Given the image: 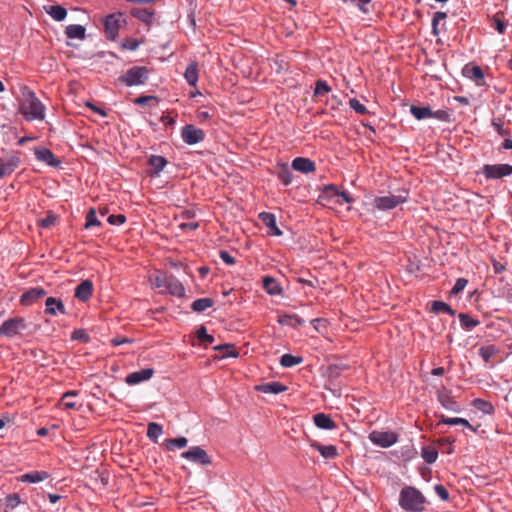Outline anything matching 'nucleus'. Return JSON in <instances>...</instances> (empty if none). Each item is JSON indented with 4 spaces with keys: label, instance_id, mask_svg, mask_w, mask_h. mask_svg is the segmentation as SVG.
<instances>
[{
    "label": "nucleus",
    "instance_id": "423d86ee",
    "mask_svg": "<svg viewBox=\"0 0 512 512\" xmlns=\"http://www.w3.org/2000/svg\"><path fill=\"white\" fill-rule=\"evenodd\" d=\"M124 22L122 13L109 14L104 18V31L106 38L115 40L118 36L121 23Z\"/></svg>",
    "mask_w": 512,
    "mask_h": 512
},
{
    "label": "nucleus",
    "instance_id": "39448f33",
    "mask_svg": "<svg viewBox=\"0 0 512 512\" xmlns=\"http://www.w3.org/2000/svg\"><path fill=\"white\" fill-rule=\"evenodd\" d=\"M25 329L26 323L23 317L9 318L0 325V336L13 338Z\"/></svg>",
    "mask_w": 512,
    "mask_h": 512
},
{
    "label": "nucleus",
    "instance_id": "aec40b11",
    "mask_svg": "<svg viewBox=\"0 0 512 512\" xmlns=\"http://www.w3.org/2000/svg\"><path fill=\"white\" fill-rule=\"evenodd\" d=\"M292 168L296 171L302 172L304 174H308L314 172L316 169V165L314 161L305 157H296L292 161Z\"/></svg>",
    "mask_w": 512,
    "mask_h": 512
},
{
    "label": "nucleus",
    "instance_id": "79ce46f5",
    "mask_svg": "<svg viewBox=\"0 0 512 512\" xmlns=\"http://www.w3.org/2000/svg\"><path fill=\"white\" fill-rule=\"evenodd\" d=\"M499 352L495 345L482 346L479 349V355L485 363L490 362L491 358Z\"/></svg>",
    "mask_w": 512,
    "mask_h": 512
},
{
    "label": "nucleus",
    "instance_id": "58836bf2",
    "mask_svg": "<svg viewBox=\"0 0 512 512\" xmlns=\"http://www.w3.org/2000/svg\"><path fill=\"white\" fill-rule=\"evenodd\" d=\"M163 434V427L155 422H150L147 427V437L153 441L157 442L158 438Z\"/></svg>",
    "mask_w": 512,
    "mask_h": 512
},
{
    "label": "nucleus",
    "instance_id": "69168bd1",
    "mask_svg": "<svg viewBox=\"0 0 512 512\" xmlns=\"http://www.w3.org/2000/svg\"><path fill=\"white\" fill-rule=\"evenodd\" d=\"M86 106H87L88 108H90L93 112H95V113H97V114L101 115L102 117H106V116H107V113H106V111H105L103 108L98 107V106H96V105H95V104H93V103L87 102V103H86Z\"/></svg>",
    "mask_w": 512,
    "mask_h": 512
},
{
    "label": "nucleus",
    "instance_id": "3c124183",
    "mask_svg": "<svg viewBox=\"0 0 512 512\" xmlns=\"http://www.w3.org/2000/svg\"><path fill=\"white\" fill-rule=\"evenodd\" d=\"M226 349L227 352L223 355V357H238L239 353L235 349V347L232 344H224V345H218L214 347V350H222Z\"/></svg>",
    "mask_w": 512,
    "mask_h": 512
},
{
    "label": "nucleus",
    "instance_id": "de8ad7c7",
    "mask_svg": "<svg viewBox=\"0 0 512 512\" xmlns=\"http://www.w3.org/2000/svg\"><path fill=\"white\" fill-rule=\"evenodd\" d=\"M326 191H333L335 196H339L345 201L346 203H352L354 202V198L346 191H339L338 188L335 185H327L325 187Z\"/></svg>",
    "mask_w": 512,
    "mask_h": 512
},
{
    "label": "nucleus",
    "instance_id": "f03ea898",
    "mask_svg": "<svg viewBox=\"0 0 512 512\" xmlns=\"http://www.w3.org/2000/svg\"><path fill=\"white\" fill-rule=\"evenodd\" d=\"M426 498L420 490L413 486H404L399 495V505L407 512H422Z\"/></svg>",
    "mask_w": 512,
    "mask_h": 512
},
{
    "label": "nucleus",
    "instance_id": "e433bc0d",
    "mask_svg": "<svg viewBox=\"0 0 512 512\" xmlns=\"http://www.w3.org/2000/svg\"><path fill=\"white\" fill-rule=\"evenodd\" d=\"M187 443H188L187 438L181 436L178 438L166 439L164 442V446L166 447L167 450L171 451L176 448L177 449L184 448V447H186Z\"/></svg>",
    "mask_w": 512,
    "mask_h": 512
},
{
    "label": "nucleus",
    "instance_id": "5701e85b",
    "mask_svg": "<svg viewBox=\"0 0 512 512\" xmlns=\"http://www.w3.org/2000/svg\"><path fill=\"white\" fill-rule=\"evenodd\" d=\"M311 447L318 451L325 459H335L338 456L337 447L334 445H322L321 443L314 441L311 443Z\"/></svg>",
    "mask_w": 512,
    "mask_h": 512
},
{
    "label": "nucleus",
    "instance_id": "72a5a7b5",
    "mask_svg": "<svg viewBox=\"0 0 512 512\" xmlns=\"http://www.w3.org/2000/svg\"><path fill=\"white\" fill-rule=\"evenodd\" d=\"M410 113L417 119L423 120L426 118H431L432 110L427 106H416L412 105L410 107Z\"/></svg>",
    "mask_w": 512,
    "mask_h": 512
},
{
    "label": "nucleus",
    "instance_id": "864d4df0",
    "mask_svg": "<svg viewBox=\"0 0 512 512\" xmlns=\"http://www.w3.org/2000/svg\"><path fill=\"white\" fill-rule=\"evenodd\" d=\"M467 284H468V280L466 278H458L451 290V294H453V295L459 294L460 292H462L465 289Z\"/></svg>",
    "mask_w": 512,
    "mask_h": 512
},
{
    "label": "nucleus",
    "instance_id": "ddd939ff",
    "mask_svg": "<svg viewBox=\"0 0 512 512\" xmlns=\"http://www.w3.org/2000/svg\"><path fill=\"white\" fill-rule=\"evenodd\" d=\"M47 294V291L42 287H32L26 290L20 296V303L23 306H30L43 298Z\"/></svg>",
    "mask_w": 512,
    "mask_h": 512
},
{
    "label": "nucleus",
    "instance_id": "603ef678",
    "mask_svg": "<svg viewBox=\"0 0 512 512\" xmlns=\"http://www.w3.org/2000/svg\"><path fill=\"white\" fill-rule=\"evenodd\" d=\"M169 275L170 274L166 273H158L153 279V284L155 287L163 290Z\"/></svg>",
    "mask_w": 512,
    "mask_h": 512
},
{
    "label": "nucleus",
    "instance_id": "c85d7f7f",
    "mask_svg": "<svg viewBox=\"0 0 512 512\" xmlns=\"http://www.w3.org/2000/svg\"><path fill=\"white\" fill-rule=\"evenodd\" d=\"M167 163V159L161 155H151L148 159V164L153 169L152 175H159L166 167Z\"/></svg>",
    "mask_w": 512,
    "mask_h": 512
},
{
    "label": "nucleus",
    "instance_id": "bf43d9fd",
    "mask_svg": "<svg viewBox=\"0 0 512 512\" xmlns=\"http://www.w3.org/2000/svg\"><path fill=\"white\" fill-rule=\"evenodd\" d=\"M219 257L227 265H234L236 263L235 258L226 250H220Z\"/></svg>",
    "mask_w": 512,
    "mask_h": 512
},
{
    "label": "nucleus",
    "instance_id": "680f3d73",
    "mask_svg": "<svg viewBox=\"0 0 512 512\" xmlns=\"http://www.w3.org/2000/svg\"><path fill=\"white\" fill-rule=\"evenodd\" d=\"M449 113L448 111L446 110H437V111H432V116L431 118H436L440 121H449Z\"/></svg>",
    "mask_w": 512,
    "mask_h": 512
},
{
    "label": "nucleus",
    "instance_id": "a878e982",
    "mask_svg": "<svg viewBox=\"0 0 512 512\" xmlns=\"http://www.w3.org/2000/svg\"><path fill=\"white\" fill-rule=\"evenodd\" d=\"M50 477L46 471H31L20 476L19 480L24 483H38Z\"/></svg>",
    "mask_w": 512,
    "mask_h": 512
},
{
    "label": "nucleus",
    "instance_id": "a18cd8bd",
    "mask_svg": "<svg viewBox=\"0 0 512 512\" xmlns=\"http://www.w3.org/2000/svg\"><path fill=\"white\" fill-rule=\"evenodd\" d=\"M422 458L426 463L432 464L437 460L438 452L436 449L431 447H423L421 452Z\"/></svg>",
    "mask_w": 512,
    "mask_h": 512
},
{
    "label": "nucleus",
    "instance_id": "f257e3e1",
    "mask_svg": "<svg viewBox=\"0 0 512 512\" xmlns=\"http://www.w3.org/2000/svg\"><path fill=\"white\" fill-rule=\"evenodd\" d=\"M22 99L19 103V112L23 118L28 121L44 120L45 105L36 96L35 92L25 87L21 91Z\"/></svg>",
    "mask_w": 512,
    "mask_h": 512
},
{
    "label": "nucleus",
    "instance_id": "cd10ccee",
    "mask_svg": "<svg viewBox=\"0 0 512 512\" xmlns=\"http://www.w3.org/2000/svg\"><path fill=\"white\" fill-rule=\"evenodd\" d=\"M131 15L145 24H151L154 17V12L147 8H133Z\"/></svg>",
    "mask_w": 512,
    "mask_h": 512
},
{
    "label": "nucleus",
    "instance_id": "c756f323",
    "mask_svg": "<svg viewBox=\"0 0 512 512\" xmlns=\"http://www.w3.org/2000/svg\"><path fill=\"white\" fill-rule=\"evenodd\" d=\"M439 424H445V425H449V426L463 425L473 432L476 431V429L465 418H459V417L450 418V417H446L445 415L442 414L439 416Z\"/></svg>",
    "mask_w": 512,
    "mask_h": 512
},
{
    "label": "nucleus",
    "instance_id": "49530a36",
    "mask_svg": "<svg viewBox=\"0 0 512 512\" xmlns=\"http://www.w3.org/2000/svg\"><path fill=\"white\" fill-rule=\"evenodd\" d=\"M331 91V87L325 80H317L315 82L314 96H324Z\"/></svg>",
    "mask_w": 512,
    "mask_h": 512
},
{
    "label": "nucleus",
    "instance_id": "7c9ffc66",
    "mask_svg": "<svg viewBox=\"0 0 512 512\" xmlns=\"http://www.w3.org/2000/svg\"><path fill=\"white\" fill-rule=\"evenodd\" d=\"M45 12L55 21H63L67 16V10L61 5H51L44 7Z\"/></svg>",
    "mask_w": 512,
    "mask_h": 512
},
{
    "label": "nucleus",
    "instance_id": "5fc2aeb1",
    "mask_svg": "<svg viewBox=\"0 0 512 512\" xmlns=\"http://www.w3.org/2000/svg\"><path fill=\"white\" fill-rule=\"evenodd\" d=\"M21 500L18 494H10L6 497V507L9 509H15Z\"/></svg>",
    "mask_w": 512,
    "mask_h": 512
},
{
    "label": "nucleus",
    "instance_id": "6e6d98bb",
    "mask_svg": "<svg viewBox=\"0 0 512 512\" xmlns=\"http://www.w3.org/2000/svg\"><path fill=\"white\" fill-rule=\"evenodd\" d=\"M107 221L111 225H122L126 222V216L123 214L109 215Z\"/></svg>",
    "mask_w": 512,
    "mask_h": 512
},
{
    "label": "nucleus",
    "instance_id": "09e8293b",
    "mask_svg": "<svg viewBox=\"0 0 512 512\" xmlns=\"http://www.w3.org/2000/svg\"><path fill=\"white\" fill-rule=\"evenodd\" d=\"M100 225H101V222L98 220V218L96 216L95 209H93V208L89 209V211L86 214L85 228L88 229V228H91L94 226H100Z\"/></svg>",
    "mask_w": 512,
    "mask_h": 512
},
{
    "label": "nucleus",
    "instance_id": "9b49d317",
    "mask_svg": "<svg viewBox=\"0 0 512 512\" xmlns=\"http://www.w3.org/2000/svg\"><path fill=\"white\" fill-rule=\"evenodd\" d=\"M34 155L38 161L43 162L50 167L58 168L61 165V160L56 158L53 152L48 148L35 147Z\"/></svg>",
    "mask_w": 512,
    "mask_h": 512
},
{
    "label": "nucleus",
    "instance_id": "473e14b6",
    "mask_svg": "<svg viewBox=\"0 0 512 512\" xmlns=\"http://www.w3.org/2000/svg\"><path fill=\"white\" fill-rule=\"evenodd\" d=\"M184 77L187 81V83L190 86H196L198 82V64L196 62H191L184 73Z\"/></svg>",
    "mask_w": 512,
    "mask_h": 512
},
{
    "label": "nucleus",
    "instance_id": "412c9836",
    "mask_svg": "<svg viewBox=\"0 0 512 512\" xmlns=\"http://www.w3.org/2000/svg\"><path fill=\"white\" fill-rule=\"evenodd\" d=\"M255 389L257 391L265 393V394H280L287 390V386L283 385L282 383H280L278 381H273V382L256 385Z\"/></svg>",
    "mask_w": 512,
    "mask_h": 512
},
{
    "label": "nucleus",
    "instance_id": "393cba45",
    "mask_svg": "<svg viewBox=\"0 0 512 512\" xmlns=\"http://www.w3.org/2000/svg\"><path fill=\"white\" fill-rule=\"evenodd\" d=\"M314 424L324 430H333L337 427L335 421L325 413H317L313 416Z\"/></svg>",
    "mask_w": 512,
    "mask_h": 512
},
{
    "label": "nucleus",
    "instance_id": "1a4fd4ad",
    "mask_svg": "<svg viewBox=\"0 0 512 512\" xmlns=\"http://www.w3.org/2000/svg\"><path fill=\"white\" fill-rule=\"evenodd\" d=\"M369 440L374 445L382 448H388L397 442L398 436L394 432L375 430L369 434Z\"/></svg>",
    "mask_w": 512,
    "mask_h": 512
},
{
    "label": "nucleus",
    "instance_id": "338daca9",
    "mask_svg": "<svg viewBox=\"0 0 512 512\" xmlns=\"http://www.w3.org/2000/svg\"><path fill=\"white\" fill-rule=\"evenodd\" d=\"M196 117L199 120V122H204L208 120L211 117V115L208 111L198 110Z\"/></svg>",
    "mask_w": 512,
    "mask_h": 512
},
{
    "label": "nucleus",
    "instance_id": "37998d69",
    "mask_svg": "<svg viewBox=\"0 0 512 512\" xmlns=\"http://www.w3.org/2000/svg\"><path fill=\"white\" fill-rule=\"evenodd\" d=\"M473 406L484 414H492L494 412L493 405L490 402L480 398H476L473 401Z\"/></svg>",
    "mask_w": 512,
    "mask_h": 512
},
{
    "label": "nucleus",
    "instance_id": "13d9d810",
    "mask_svg": "<svg viewBox=\"0 0 512 512\" xmlns=\"http://www.w3.org/2000/svg\"><path fill=\"white\" fill-rule=\"evenodd\" d=\"M434 491L443 501H447L449 499V492L443 485H435Z\"/></svg>",
    "mask_w": 512,
    "mask_h": 512
},
{
    "label": "nucleus",
    "instance_id": "0e129e2a",
    "mask_svg": "<svg viewBox=\"0 0 512 512\" xmlns=\"http://www.w3.org/2000/svg\"><path fill=\"white\" fill-rule=\"evenodd\" d=\"M493 22H494V27L495 29L500 33V34H503L505 32V29H506V25L505 23L497 18V17H494L493 19Z\"/></svg>",
    "mask_w": 512,
    "mask_h": 512
},
{
    "label": "nucleus",
    "instance_id": "2eb2a0df",
    "mask_svg": "<svg viewBox=\"0 0 512 512\" xmlns=\"http://www.w3.org/2000/svg\"><path fill=\"white\" fill-rule=\"evenodd\" d=\"M162 292L172 296L182 297L185 295V288L174 275L170 274Z\"/></svg>",
    "mask_w": 512,
    "mask_h": 512
},
{
    "label": "nucleus",
    "instance_id": "4468645a",
    "mask_svg": "<svg viewBox=\"0 0 512 512\" xmlns=\"http://www.w3.org/2000/svg\"><path fill=\"white\" fill-rule=\"evenodd\" d=\"M462 74L466 78L474 80L477 86L485 85L484 72L482 68L478 65H465L462 69Z\"/></svg>",
    "mask_w": 512,
    "mask_h": 512
},
{
    "label": "nucleus",
    "instance_id": "ea45409f",
    "mask_svg": "<svg viewBox=\"0 0 512 512\" xmlns=\"http://www.w3.org/2000/svg\"><path fill=\"white\" fill-rule=\"evenodd\" d=\"M458 317L462 328H464L467 331L472 330L473 328L480 324V322L477 319L472 318L470 315L466 313H460Z\"/></svg>",
    "mask_w": 512,
    "mask_h": 512
},
{
    "label": "nucleus",
    "instance_id": "6e6552de",
    "mask_svg": "<svg viewBox=\"0 0 512 512\" xmlns=\"http://www.w3.org/2000/svg\"><path fill=\"white\" fill-rule=\"evenodd\" d=\"M181 457L196 464L203 466L210 465L212 463L211 457L207 452L200 446H192L189 450L183 452Z\"/></svg>",
    "mask_w": 512,
    "mask_h": 512
},
{
    "label": "nucleus",
    "instance_id": "2f4dec72",
    "mask_svg": "<svg viewBox=\"0 0 512 512\" xmlns=\"http://www.w3.org/2000/svg\"><path fill=\"white\" fill-rule=\"evenodd\" d=\"M278 323L280 325L291 326L293 328L304 325L305 321L296 314H284L279 316Z\"/></svg>",
    "mask_w": 512,
    "mask_h": 512
},
{
    "label": "nucleus",
    "instance_id": "bb28decb",
    "mask_svg": "<svg viewBox=\"0 0 512 512\" xmlns=\"http://www.w3.org/2000/svg\"><path fill=\"white\" fill-rule=\"evenodd\" d=\"M65 35L69 39L83 40L86 37V28L79 24H71L65 28Z\"/></svg>",
    "mask_w": 512,
    "mask_h": 512
},
{
    "label": "nucleus",
    "instance_id": "20e7f679",
    "mask_svg": "<svg viewBox=\"0 0 512 512\" xmlns=\"http://www.w3.org/2000/svg\"><path fill=\"white\" fill-rule=\"evenodd\" d=\"M481 174L487 180H498L512 175V165L510 164H485L481 169Z\"/></svg>",
    "mask_w": 512,
    "mask_h": 512
},
{
    "label": "nucleus",
    "instance_id": "4d7b16f0",
    "mask_svg": "<svg viewBox=\"0 0 512 512\" xmlns=\"http://www.w3.org/2000/svg\"><path fill=\"white\" fill-rule=\"evenodd\" d=\"M492 126L500 136H508L510 134V132L507 129L503 128V123L501 119H494L492 121Z\"/></svg>",
    "mask_w": 512,
    "mask_h": 512
},
{
    "label": "nucleus",
    "instance_id": "0eeeda50",
    "mask_svg": "<svg viewBox=\"0 0 512 512\" xmlns=\"http://www.w3.org/2000/svg\"><path fill=\"white\" fill-rule=\"evenodd\" d=\"M407 197L403 195H388L375 197L373 206L381 211H388L396 208L399 204L405 203Z\"/></svg>",
    "mask_w": 512,
    "mask_h": 512
},
{
    "label": "nucleus",
    "instance_id": "b1692460",
    "mask_svg": "<svg viewBox=\"0 0 512 512\" xmlns=\"http://www.w3.org/2000/svg\"><path fill=\"white\" fill-rule=\"evenodd\" d=\"M263 289L271 296L282 295L283 289L278 281L272 276L263 277Z\"/></svg>",
    "mask_w": 512,
    "mask_h": 512
},
{
    "label": "nucleus",
    "instance_id": "f3484780",
    "mask_svg": "<svg viewBox=\"0 0 512 512\" xmlns=\"http://www.w3.org/2000/svg\"><path fill=\"white\" fill-rule=\"evenodd\" d=\"M153 374L154 370L152 368H144L128 374L125 378V382L128 385H136L151 379Z\"/></svg>",
    "mask_w": 512,
    "mask_h": 512
},
{
    "label": "nucleus",
    "instance_id": "e2e57ef3",
    "mask_svg": "<svg viewBox=\"0 0 512 512\" xmlns=\"http://www.w3.org/2000/svg\"><path fill=\"white\" fill-rule=\"evenodd\" d=\"M133 340L130 339V338H127V337H122V336H117V337H114L112 340H111V344L113 346H120L122 344H126V343H132Z\"/></svg>",
    "mask_w": 512,
    "mask_h": 512
},
{
    "label": "nucleus",
    "instance_id": "4be33fe9",
    "mask_svg": "<svg viewBox=\"0 0 512 512\" xmlns=\"http://www.w3.org/2000/svg\"><path fill=\"white\" fill-rule=\"evenodd\" d=\"M20 159L17 156H11L8 159H0V177L9 175L18 168Z\"/></svg>",
    "mask_w": 512,
    "mask_h": 512
},
{
    "label": "nucleus",
    "instance_id": "9d476101",
    "mask_svg": "<svg viewBox=\"0 0 512 512\" xmlns=\"http://www.w3.org/2000/svg\"><path fill=\"white\" fill-rule=\"evenodd\" d=\"M181 137L184 143L195 145L205 138V132L192 124H187L181 129Z\"/></svg>",
    "mask_w": 512,
    "mask_h": 512
},
{
    "label": "nucleus",
    "instance_id": "4c0bfd02",
    "mask_svg": "<svg viewBox=\"0 0 512 512\" xmlns=\"http://www.w3.org/2000/svg\"><path fill=\"white\" fill-rule=\"evenodd\" d=\"M277 177L285 186L290 185L293 181V173L287 164H283L280 167Z\"/></svg>",
    "mask_w": 512,
    "mask_h": 512
},
{
    "label": "nucleus",
    "instance_id": "c03bdc74",
    "mask_svg": "<svg viewBox=\"0 0 512 512\" xmlns=\"http://www.w3.org/2000/svg\"><path fill=\"white\" fill-rule=\"evenodd\" d=\"M196 336L200 343L204 346H208L214 342V337L210 334H208L207 329L204 326H201L196 331Z\"/></svg>",
    "mask_w": 512,
    "mask_h": 512
},
{
    "label": "nucleus",
    "instance_id": "a19ab883",
    "mask_svg": "<svg viewBox=\"0 0 512 512\" xmlns=\"http://www.w3.org/2000/svg\"><path fill=\"white\" fill-rule=\"evenodd\" d=\"M303 362V358L301 356H294L292 354H283L280 358V364L283 367L290 368L295 365L301 364Z\"/></svg>",
    "mask_w": 512,
    "mask_h": 512
},
{
    "label": "nucleus",
    "instance_id": "6ab92c4d",
    "mask_svg": "<svg viewBox=\"0 0 512 512\" xmlns=\"http://www.w3.org/2000/svg\"><path fill=\"white\" fill-rule=\"evenodd\" d=\"M259 219L269 229V234L273 236H281L282 231L278 228L276 216L270 212H261Z\"/></svg>",
    "mask_w": 512,
    "mask_h": 512
},
{
    "label": "nucleus",
    "instance_id": "a211bd4d",
    "mask_svg": "<svg viewBox=\"0 0 512 512\" xmlns=\"http://www.w3.org/2000/svg\"><path fill=\"white\" fill-rule=\"evenodd\" d=\"M92 293H93V283L91 280L86 279V280L81 281V283L76 286L74 296L78 300H80L82 302H86L91 298Z\"/></svg>",
    "mask_w": 512,
    "mask_h": 512
},
{
    "label": "nucleus",
    "instance_id": "c9c22d12",
    "mask_svg": "<svg viewBox=\"0 0 512 512\" xmlns=\"http://www.w3.org/2000/svg\"><path fill=\"white\" fill-rule=\"evenodd\" d=\"M431 311L439 314V313H447L451 316L455 315V310L451 308L447 303L439 300L432 301L431 303Z\"/></svg>",
    "mask_w": 512,
    "mask_h": 512
},
{
    "label": "nucleus",
    "instance_id": "052dcab7",
    "mask_svg": "<svg viewBox=\"0 0 512 512\" xmlns=\"http://www.w3.org/2000/svg\"><path fill=\"white\" fill-rule=\"evenodd\" d=\"M150 101H157V97L148 95V96H140L133 100L134 104L140 105V106L146 105Z\"/></svg>",
    "mask_w": 512,
    "mask_h": 512
},
{
    "label": "nucleus",
    "instance_id": "774afa93",
    "mask_svg": "<svg viewBox=\"0 0 512 512\" xmlns=\"http://www.w3.org/2000/svg\"><path fill=\"white\" fill-rule=\"evenodd\" d=\"M55 221V218L53 216H48L41 220V227L48 228L50 227Z\"/></svg>",
    "mask_w": 512,
    "mask_h": 512
},
{
    "label": "nucleus",
    "instance_id": "f8f14e48",
    "mask_svg": "<svg viewBox=\"0 0 512 512\" xmlns=\"http://www.w3.org/2000/svg\"><path fill=\"white\" fill-rule=\"evenodd\" d=\"M436 395H437L438 401L440 402L442 407H444L446 410L456 412V413L461 411L460 404L451 395L450 390H447V389L439 390V391H437Z\"/></svg>",
    "mask_w": 512,
    "mask_h": 512
},
{
    "label": "nucleus",
    "instance_id": "7ed1b4c3",
    "mask_svg": "<svg viewBox=\"0 0 512 512\" xmlns=\"http://www.w3.org/2000/svg\"><path fill=\"white\" fill-rule=\"evenodd\" d=\"M150 71L145 66H133L119 76L118 80L127 87L139 86L146 83Z\"/></svg>",
    "mask_w": 512,
    "mask_h": 512
},
{
    "label": "nucleus",
    "instance_id": "f704fd0d",
    "mask_svg": "<svg viewBox=\"0 0 512 512\" xmlns=\"http://www.w3.org/2000/svg\"><path fill=\"white\" fill-rule=\"evenodd\" d=\"M214 305L212 298H199L193 301L191 308L194 312L201 313Z\"/></svg>",
    "mask_w": 512,
    "mask_h": 512
},
{
    "label": "nucleus",
    "instance_id": "dca6fc26",
    "mask_svg": "<svg viewBox=\"0 0 512 512\" xmlns=\"http://www.w3.org/2000/svg\"><path fill=\"white\" fill-rule=\"evenodd\" d=\"M44 312L50 316H57L58 314H66V309L61 299L55 297H47L45 300Z\"/></svg>",
    "mask_w": 512,
    "mask_h": 512
},
{
    "label": "nucleus",
    "instance_id": "8fccbe9b",
    "mask_svg": "<svg viewBox=\"0 0 512 512\" xmlns=\"http://www.w3.org/2000/svg\"><path fill=\"white\" fill-rule=\"evenodd\" d=\"M349 105H350V108L353 109L358 114L364 115V114L368 113L366 106L364 104L360 103V101L356 98H351L349 100Z\"/></svg>",
    "mask_w": 512,
    "mask_h": 512
}]
</instances>
